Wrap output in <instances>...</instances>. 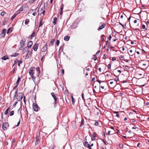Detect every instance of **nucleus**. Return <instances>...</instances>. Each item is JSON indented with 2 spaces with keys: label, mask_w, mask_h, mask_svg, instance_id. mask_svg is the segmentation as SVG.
Listing matches in <instances>:
<instances>
[{
  "label": "nucleus",
  "mask_w": 149,
  "mask_h": 149,
  "mask_svg": "<svg viewBox=\"0 0 149 149\" xmlns=\"http://www.w3.org/2000/svg\"><path fill=\"white\" fill-rule=\"evenodd\" d=\"M38 44L37 43H36L33 46V49L35 51L37 50L38 47Z\"/></svg>",
  "instance_id": "nucleus-10"
},
{
  "label": "nucleus",
  "mask_w": 149,
  "mask_h": 149,
  "mask_svg": "<svg viewBox=\"0 0 149 149\" xmlns=\"http://www.w3.org/2000/svg\"><path fill=\"white\" fill-rule=\"evenodd\" d=\"M55 39H53L51 41L50 43V44H51L52 45H53L54 44V42H55Z\"/></svg>",
  "instance_id": "nucleus-26"
},
{
  "label": "nucleus",
  "mask_w": 149,
  "mask_h": 149,
  "mask_svg": "<svg viewBox=\"0 0 149 149\" xmlns=\"http://www.w3.org/2000/svg\"><path fill=\"white\" fill-rule=\"evenodd\" d=\"M19 81H17L16 82V85H17V86H18L19 84Z\"/></svg>",
  "instance_id": "nucleus-62"
},
{
  "label": "nucleus",
  "mask_w": 149,
  "mask_h": 149,
  "mask_svg": "<svg viewBox=\"0 0 149 149\" xmlns=\"http://www.w3.org/2000/svg\"><path fill=\"white\" fill-rule=\"evenodd\" d=\"M113 112L114 113L116 114V116L117 117H119V112L118 111H113Z\"/></svg>",
  "instance_id": "nucleus-19"
},
{
  "label": "nucleus",
  "mask_w": 149,
  "mask_h": 149,
  "mask_svg": "<svg viewBox=\"0 0 149 149\" xmlns=\"http://www.w3.org/2000/svg\"><path fill=\"white\" fill-rule=\"evenodd\" d=\"M106 56V54H104L103 56V58L104 59H106L107 58Z\"/></svg>",
  "instance_id": "nucleus-54"
},
{
  "label": "nucleus",
  "mask_w": 149,
  "mask_h": 149,
  "mask_svg": "<svg viewBox=\"0 0 149 149\" xmlns=\"http://www.w3.org/2000/svg\"><path fill=\"white\" fill-rule=\"evenodd\" d=\"M33 44V42L32 41H29L27 44V47L28 48H29L31 47Z\"/></svg>",
  "instance_id": "nucleus-13"
},
{
  "label": "nucleus",
  "mask_w": 149,
  "mask_h": 149,
  "mask_svg": "<svg viewBox=\"0 0 149 149\" xmlns=\"http://www.w3.org/2000/svg\"><path fill=\"white\" fill-rule=\"evenodd\" d=\"M17 86H17V85H16L14 87H13V90L15 89Z\"/></svg>",
  "instance_id": "nucleus-61"
},
{
  "label": "nucleus",
  "mask_w": 149,
  "mask_h": 149,
  "mask_svg": "<svg viewBox=\"0 0 149 149\" xmlns=\"http://www.w3.org/2000/svg\"><path fill=\"white\" fill-rule=\"evenodd\" d=\"M10 28H9V29L7 30V34H8V33H9V31H10Z\"/></svg>",
  "instance_id": "nucleus-53"
},
{
  "label": "nucleus",
  "mask_w": 149,
  "mask_h": 149,
  "mask_svg": "<svg viewBox=\"0 0 149 149\" xmlns=\"http://www.w3.org/2000/svg\"><path fill=\"white\" fill-rule=\"evenodd\" d=\"M17 102H16L14 104H13V107H15L16 105V104L17 103Z\"/></svg>",
  "instance_id": "nucleus-50"
},
{
  "label": "nucleus",
  "mask_w": 149,
  "mask_h": 149,
  "mask_svg": "<svg viewBox=\"0 0 149 149\" xmlns=\"http://www.w3.org/2000/svg\"><path fill=\"white\" fill-rule=\"evenodd\" d=\"M60 41L58 40H57L56 42V44L58 46L59 44Z\"/></svg>",
  "instance_id": "nucleus-38"
},
{
  "label": "nucleus",
  "mask_w": 149,
  "mask_h": 149,
  "mask_svg": "<svg viewBox=\"0 0 149 149\" xmlns=\"http://www.w3.org/2000/svg\"><path fill=\"white\" fill-rule=\"evenodd\" d=\"M23 94L21 93H18L17 96L16 98L18 101H21L23 98Z\"/></svg>",
  "instance_id": "nucleus-4"
},
{
  "label": "nucleus",
  "mask_w": 149,
  "mask_h": 149,
  "mask_svg": "<svg viewBox=\"0 0 149 149\" xmlns=\"http://www.w3.org/2000/svg\"><path fill=\"white\" fill-rule=\"evenodd\" d=\"M106 44L107 45H110V43L108 41H107L106 42Z\"/></svg>",
  "instance_id": "nucleus-46"
},
{
  "label": "nucleus",
  "mask_w": 149,
  "mask_h": 149,
  "mask_svg": "<svg viewBox=\"0 0 149 149\" xmlns=\"http://www.w3.org/2000/svg\"><path fill=\"white\" fill-rule=\"evenodd\" d=\"M129 67V66L126 65L125 66V68L126 69H128Z\"/></svg>",
  "instance_id": "nucleus-56"
},
{
  "label": "nucleus",
  "mask_w": 149,
  "mask_h": 149,
  "mask_svg": "<svg viewBox=\"0 0 149 149\" xmlns=\"http://www.w3.org/2000/svg\"><path fill=\"white\" fill-rule=\"evenodd\" d=\"M92 135L93 136V137L91 138V140L93 141L94 140L96 137V133L95 132H93L92 134Z\"/></svg>",
  "instance_id": "nucleus-15"
},
{
  "label": "nucleus",
  "mask_w": 149,
  "mask_h": 149,
  "mask_svg": "<svg viewBox=\"0 0 149 149\" xmlns=\"http://www.w3.org/2000/svg\"><path fill=\"white\" fill-rule=\"evenodd\" d=\"M104 36H105L103 35H102L101 36V41H104L105 40H104Z\"/></svg>",
  "instance_id": "nucleus-30"
},
{
  "label": "nucleus",
  "mask_w": 149,
  "mask_h": 149,
  "mask_svg": "<svg viewBox=\"0 0 149 149\" xmlns=\"http://www.w3.org/2000/svg\"><path fill=\"white\" fill-rule=\"evenodd\" d=\"M19 10L20 12H22L23 10V7H21Z\"/></svg>",
  "instance_id": "nucleus-44"
},
{
  "label": "nucleus",
  "mask_w": 149,
  "mask_h": 149,
  "mask_svg": "<svg viewBox=\"0 0 149 149\" xmlns=\"http://www.w3.org/2000/svg\"><path fill=\"white\" fill-rule=\"evenodd\" d=\"M18 65L19 66H20V64L22 63V61L21 60L18 61Z\"/></svg>",
  "instance_id": "nucleus-32"
},
{
  "label": "nucleus",
  "mask_w": 149,
  "mask_h": 149,
  "mask_svg": "<svg viewBox=\"0 0 149 149\" xmlns=\"http://www.w3.org/2000/svg\"><path fill=\"white\" fill-rule=\"evenodd\" d=\"M119 24L121 25L122 27L123 28H124V25H123L122 23H121L120 22H119Z\"/></svg>",
  "instance_id": "nucleus-58"
},
{
  "label": "nucleus",
  "mask_w": 149,
  "mask_h": 149,
  "mask_svg": "<svg viewBox=\"0 0 149 149\" xmlns=\"http://www.w3.org/2000/svg\"><path fill=\"white\" fill-rule=\"evenodd\" d=\"M114 80L116 82H117L119 80V79L118 78L116 77L115 78Z\"/></svg>",
  "instance_id": "nucleus-52"
},
{
  "label": "nucleus",
  "mask_w": 149,
  "mask_h": 149,
  "mask_svg": "<svg viewBox=\"0 0 149 149\" xmlns=\"http://www.w3.org/2000/svg\"><path fill=\"white\" fill-rule=\"evenodd\" d=\"M26 42V39L25 38L22 39L20 42V47L19 49H22V48H23Z\"/></svg>",
  "instance_id": "nucleus-6"
},
{
  "label": "nucleus",
  "mask_w": 149,
  "mask_h": 149,
  "mask_svg": "<svg viewBox=\"0 0 149 149\" xmlns=\"http://www.w3.org/2000/svg\"><path fill=\"white\" fill-rule=\"evenodd\" d=\"M82 99H83V100H84V101H85V99H84V94L83 93L82 94Z\"/></svg>",
  "instance_id": "nucleus-43"
},
{
  "label": "nucleus",
  "mask_w": 149,
  "mask_h": 149,
  "mask_svg": "<svg viewBox=\"0 0 149 149\" xmlns=\"http://www.w3.org/2000/svg\"><path fill=\"white\" fill-rule=\"evenodd\" d=\"M6 14V13L4 11H3L1 12V15L2 16H3L5 15Z\"/></svg>",
  "instance_id": "nucleus-33"
},
{
  "label": "nucleus",
  "mask_w": 149,
  "mask_h": 149,
  "mask_svg": "<svg viewBox=\"0 0 149 149\" xmlns=\"http://www.w3.org/2000/svg\"><path fill=\"white\" fill-rule=\"evenodd\" d=\"M31 54V52L29 50H28L27 53L26 54V55L25 57L26 58L28 59L29 57V56H30Z\"/></svg>",
  "instance_id": "nucleus-11"
},
{
  "label": "nucleus",
  "mask_w": 149,
  "mask_h": 149,
  "mask_svg": "<svg viewBox=\"0 0 149 149\" xmlns=\"http://www.w3.org/2000/svg\"><path fill=\"white\" fill-rule=\"evenodd\" d=\"M84 145L85 147H88V146L89 145L88 142H86L84 143Z\"/></svg>",
  "instance_id": "nucleus-23"
},
{
  "label": "nucleus",
  "mask_w": 149,
  "mask_h": 149,
  "mask_svg": "<svg viewBox=\"0 0 149 149\" xmlns=\"http://www.w3.org/2000/svg\"><path fill=\"white\" fill-rule=\"evenodd\" d=\"M16 14H14L13 16L11 17V20L13 21L15 17L16 16Z\"/></svg>",
  "instance_id": "nucleus-31"
},
{
  "label": "nucleus",
  "mask_w": 149,
  "mask_h": 149,
  "mask_svg": "<svg viewBox=\"0 0 149 149\" xmlns=\"http://www.w3.org/2000/svg\"><path fill=\"white\" fill-rule=\"evenodd\" d=\"M35 74L37 77H38L40 75V70L39 68L38 67H37L36 68V70H35Z\"/></svg>",
  "instance_id": "nucleus-5"
},
{
  "label": "nucleus",
  "mask_w": 149,
  "mask_h": 149,
  "mask_svg": "<svg viewBox=\"0 0 149 149\" xmlns=\"http://www.w3.org/2000/svg\"><path fill=\"white\" fill-rule=\"evenodd\" d=\"M33 107L34 111H37L40 109V108L36 103H33Z\"/></svg>",
  "instance_id": "nucleus-7"
},
{
  "label": "nucleus",
  "mask_w": 149,
  "mask_h": 149,
  "mask_svg": "<svg viewBox=\"0 0 149 149\" xmlns=\"http://www.w3.org/2000/svg\"><path fill=\"white\" fill-rule=\"evenodd\" d=\"M70 38V37L68 36H65L64 38V39L65 40L68 41Z\"/></svg>",
  "instance_id": "nucleus-17"
},
{
  "label": "nucleus",
  "mask_w": 149,
  "mask_h": 149,
  "mask_svg": "<svg viewBox=\"0 0 149 149\" xmlns=\"http://www.w3.org/2000/svg\"><path fill=\"white\" fill-rule=\"evenodd\" d=\"M47 43H46L45 45L42 47L41 49V52H42L46 51V53L47 54Z\"/></svg>",
  "instance_id": "nucleus-8"
},
{
  "label": "nucleus",
  "mask_w": 149,
  "mask_h": 149,
  "mask_svg": "<svg viewBox=\"0 0 149 149\" xmlns=\"http://www.w3.org/2000/svg\"><path fill=\"white\" fill-rule=\"evenodd\" d=\"M87 148H88L89 149H91V146L89 145L88 146V147H87Z\"/></svg>",
  "instance_id": "nucleus-64"
},
{
  "label": "nucleus",
  "mask_w": 149,
  "mask_h": 149,
  "mask_svg": "<svg viewBox=\"0 0 149 149\" xmlns=\"http://www.w3.org/2000/svg\"><path fill=\"white\" fill-rule=\"evenodd\" d=\"M9 126L8 123L7 122H4L3 124L2 129L4 130H6Z\"/></svg>",
  "instance_id": "nucleus-3"
},
{
  "label": "nucleus",
  "mask_w": 149,
  "mask_h": 149,
  "mask_svg": "<svg viewBox=\"0 0 149 149\" xmlns=\"http://www.w3.org/2000/svg\"><path fill=\"white\" fill-rule=\"evenodd\" d=\"M43 24V23L42 22V19H40V23L39 25V27L41 26Z\"/></svg>",
  "instance_id": "nucleus-25"
},
{
  "label": "nucleus",
  "mask_w": 149,
  "mask_h": 149,
  "mask_svg": "<svg viewBox=\"0 0 149 149\" xmlns=\"http://www.w3.org/2000/svg\"><path fill=\"white\" fill-rule=\"evenodd\" d=\"M18 54L17 53H15L13 55H12V56L15 57L16 56L18 55Z\"/></svg>",
  "instance_id": "nucleus-35"
},
{
  "label": "nucleus",
  "mask_w": 149,
  "mask_h": 149,
  "mask_svg": "<svg viewBox=\"0 0 149 149\" xmlns=\"http://www.w3.org/2000/svg\"><path fill=\"white\" fill-rule=\"evenodd\" d=\"M36 68L34 67L31 68L30 69L29 73L31 76H33L35 75Z\"/></svg>",
  "instance_id": "nucleus-1"
},
{
  "label": "nucleus",
  "mask_w": 149,
  "mask_h": 149,
  "mask_svg": "<svg viewBox=\"0 0 149 149\" xmlns=\"http://www.w3.org/2000/svg\"><path fill=\"white\" fill-rule=\"evenodd\" d=\"M96 81H97V82H98L100 83H100H101V81L99 79L97 80Z\"/></svg>",
  "instance_id": "nucleus-57"
},
{
  "label": "nucleus",
  "mask_w": 149,
  "mask_h": 149,
  "mask_svg": "<svg viewBox=\"0 0 149 149\" xmlns=\"http://www.w3.org/2000/svg\"><path fill=\"white\" fill-rule=\"evenodd\" d=\"M99 124V123L98 122H96L95 123V126H97Z\"/></svg>",
  "instance_id": "nucleus-48"
},
{
  "label": "nucleus",
  "mask_w": 149,
  "mask_h": 149,
  "mask_svg": "<svg viewBox=\"0 0 149 149\" xmlns=\"http://www.w3.org/2000/svg\"><path fill=\"white\" fill-rule=\"evenodd\" d=\"M111 64H109L108 65V68L109 69H111Z\"/></svg>",
  "instance_id": "nucleus-42"
},
{
  "label": "nucleus",
  "mask_w": 149,
  "mask_h": 149,
  "mask_svg": "<svg viewBox=\"0 0 149 149\" xmlns=\"http://www.w3.org/2000/svg\"><path fill=\"white\" fill-rule=\"evenodd\" d=\"M20 12L19 10H17V11L16 13L15 14H16V15H17L18 14H19Z\"/></svg>",
  "instance_id": "nucleus-45"
},
{
  "label": "nucleus",
  "mask_w": 149,
  "mask_h": 149,
  "mask_svg": "<svg viewBox=\"0 0 149 149\" xmlns=\"http://www.w3.org/2000/svg\"><path fill=\"white\" fill-rule=\"evenodd\" d=\"M20 123V120L19 119V122L17 123V125H16V127H18V126H19V124Z\"/></svg>",
  "instance_id": "nucleus-41"
},
{
  "label": "nucleus",
  "mask_w": 149,
  "mask_h": 149,
  "mask_svg": "<svg viewBox=\"0 0 149 149\" xmlns=\"http://www.w3.org/2000/svg\"><path fill=\"white\" fill-rule=\"evenodd\" d=\"M46 54H47V53H46L45 54H43V55H42V54L41 53L40 54V56H42V57L41 58V61L42 60L44 56H46Z\"/></svg>",
  "instance_id": "nucleus-28"
},
{
  "label": "nucleus",
  "mask_w": 149,
  "mask_h": 149,
  "mask_svg": "<svg viewBox=\"0 0 149 149\" xmlns=\"http://www.w3.org/2000/svg\"><path fill=\"white\" fill-rule=\"evenodd\" d=\"M36 13H35V12H33V14H32V15L34 16H35L36 15Z\"/></svg>",
  "instance_id": "nucleus-63"
},
{
  "label": "nucleus",
  "mask_w": 149,
  "mask_h": 149,
  "mask_svg": "<svg viewBox=\"0 0 149 149\" xmlns=\"http://www.w3.org/2000/svg\"><path fill=\"white\" fill-rule=\"evenodd\" d=\"M28 48L27 47H25L23 49L22 51V54H24L25 52H26L28 50Z\"/></svg>",
  "instance_id": "nucleus-14"
},
{
  "label": "nucleus",
  "mask_w": 149,
  "mask_h": 149,
  "mask_svg": "<svg viewBox=\"0 0 149 149\" xmlns=\"http://www.w3.org/2000/svg\"><path fill=\"white\" fill-rule=\"evenodd\" d=\"M133 29L135 31H140V30H139V29L138 28H136Z\"/></svg>",
  "instance_id": "nucleus-51"
},
{
  "label": "nucleus",
  "mask_w": 149,
  "mask_h": 149,
  "mask_svg": "<svg viewBox=\"0 0 149 149\" xmlns=\"http://www.w3.org/2000/svg\"><path fill=\"white\" fill-rule=\"evenodd\" d=\"M105 24L103 23V24H102L101 26H100L97 29L99 31L100 30L102 29L105 27Z\"/></svg>",
  "instance_id": "nucleus-12"
},
{
  "label": "nucleus",
  "mask_w": 149,
  "mask_h": 149,
  "mask_svg": "<svg viewBox=\"0 0 149 149\" xmlns=\"http://www.w3.org/2000/svg\"><path fill=\"white\" fill-rule=\"evenodd\" d=\"M44 6L42 7L41 8L40 7L38 9V14L41 15V14H44L45 12V10H44Z\"/></svg>",
  "instance_id": "nucleus-2"
},
{
  "label": "nucleus",
  "mask_w": 149,
  "mask_h": 149,
  "mask_svg": "<svg viewBox=\"0 0 149 149\" xmlns=\"http://www.w3.org/2000/svg\"><path fill=\"white\" fill-rule=\"evenodd\" d=\"M116 57H113L111 59V60L113 61H114L116 60Z\"/></svg>",
  "instance_id": "nucleus-49"
},
{
  "label": "nucleus",
  "mask_w": 149,
  "mask_h": 149,
  "mask_svg": "<svg viewBox=\"0 0 149 149\" xmlns=\"http://www.w3.org/2000/svg\"><path fill=\"white\" fill-rule=\"evenodd\" d=\"M84 120L82 118L81 121V124L80 125V127H82L83 125H84Z\"/></svg>",
  "instance_id": "nucleus-27"
},
{
  "label": "nucleus",
  "mask_w": 149,
  "mask_h": 149,
  "mask_svg": "<svg viewBox=\"0 0 149 149\" xmlns=\"http://www.w3.org/2000/svg\"><path fill=\"white\" fill-rule=\"evenodd\" d=\"M32 80H33V81H34V80L36 79V77H34V76H31Z\"/></svg>",
  "instance_id": "nucleus-39"
},
{
  "label": "nucleus",
  "mask_w": 149,
  "mask_h": 149,
  "mask_svg": "<svg viewBox=\"0 0 149 149\" xmlns=\"http://www.w3.org/2000/svg\"><path fill=\"white\" fill-rule=\"evenodd\" d=\"M17 91H18V89H17L15 91V92L13 94L14 98H15V97H16V96L17 95Z\"/></svg>",
  "instance_id": "nucleus-22"
},
{
  "label": "nucleus",
  "mask_w": 149,
  "mask_h": 149,
  "mask_svg": "<svg viewBox=\"0 0 149 149\" xmlns=\"http://www.w3.org/2000/svg\"><path fill=\"white\" fill-rule=\"evenodd\" d=\"M57 19V18L56 17H54L53 21V23L54 24V25H55L56 24Z\"/></svg>",
  "instance_id": "nucleus-21"
},
{
  "label": "nucleus",
  "mask_w": 149,
  "mask_h": 149,
  "mask_svg": "<svg viewBox=\"0 0 149 149\" xmlns=\"http://www.w3.org/2000/svg\"><path fill=\"white\" fill-rule=\"evenodd\" d=\"M146 28V26L145 25L143 24L142 26V29H145Z\"/></svg>",
  "instance_id": "nucleus-47"
},
{
  "label": "nucleus",
  "mask_w": 149,
  "mask_h": 149,
  "mask_svg": "<svg viewBox=\"0 0 149 149\" xmlns=\"http://www.w3.org/2000/svg\"><path fill=\"white\" fill-rule=\"evenodd\" d=\"M14 113V111H12L10 113V116H12L13 115Z\"/></svg>",
  "instance_id": "nucleus-34"
},
{
  "label": "nucleus",
  "mask_w": 149,
  "mask_h": 149,
  "mask_svg": "<svg viewBox=\"0 0 149 149\" xmlns=\"http://www.w3.org/2000/svg\"><path fill=\"white\" fill-rule=\"evenodd\" d=\"M21 78L19 77H18V79H17V81H19L20 80H21Z\"/></svg>",
  "instance_id": "nucleus-55"
},
{
  "label": "nucleus",
  "mask_w": 149,
  "mask_h": 149,
  "mask_svg": "<svg viewBox=\"0 0 149 149\" xmlns=\"http://www.w3.org/2000/svg\"><path fill=\"white\" fill-rule=\"evenodd\" d=\"M112 37L111 35H110L109 37V39L110 40L111 39Z\"/></svg>",
  "instance_id": "nucleus-59"
},
{
  "label": "nucleus",
  "mask_w": 149,
  "mask_h": 149,
  "mask_svg": "<svg viewBox=\"0 0 149 149\" xmlns=\"http://www.w3.org/2000/svg\"><path fill=\"white\" fill-rule=\"evenodd\" d=\"M63 6H64V5L63 4H62V5H61V7L60 8V10H61V11H62L63 9Z\"/></svg>",
  "instance_id": "nucleus-36"
},
{
  "label": "nucleus",
  "mask_w": 149,
  "mask_h": 149,
  "mask_svg": "<svg viewBox=\"0 0 149 149\" xmlns=\"http://www.w3.org/2000/svg\"><path fill=\"white\" fill-rule=\"evenodd\" d=\"M72 104H73L74 103V102L73 97L72 96Z\"/></svg>",
  "instance_id": "nucleus-37"
},
{
  "label": "nucleus",
  "mask_w": 149,
  "mask_h": 149,
  "mask_svg": "<svg viewBox=\"0 0 149 149\" xmlns=\"http://www.w3.org/2000/svg\"><path fill=\"white\" fill-rule=\"evenodd\" d=\"M51 95H52V96L53 97L54 100V106L55 107L56 106V105L57 104L56 100H57V98L56 97V95H55L54 93H51Z\"/></svg>",
  "instance_id": "nucleus-9"
},
{
  "label": "nucleus",
  "mask_w": 149,
  "mask_h": 149,
  "mask_svg": "<svg viewBox=\"0 0 149 149\" xmlns=\"http://www.w3.org/2000/svg\"><path fill=\"white\" fill-rule=\"evenodd\" d=\"M10 109V107L8 108L4 112V113L5 115H7L8 113V111L9 109Z\"/></svg>",
  "instance_id": "nucleus-29"
},
{
  "label": "nucleus",
  "mask_w": 149,
  "mask_h": 149,
  "mask_svg": "<svg viewBox=\"0 0 149 149\" xmlns=\"http://www.w3.org/2000/svg\"><path fill=\"white\" fill-rule=\"evenodd\" d=\"M29 22V20L28 19H26L25 20V24L26 25L28 24Z\"/></svg>",
  "instance_id": "nucleus-20"
},
{
  "label": "nucleus",
  "mask_w": 149,
  "mask_h": 149,
  "mask_svg": "<svg viewBox=\"0 0 149 149\" xmlns=\"http://www.w3.org/2000/svg\"><path fill=\"white\" fill-rule=\"evenodd\" d=\"M35 36V33L34 32L32 33V34L31 35V36H30V37L31 39H32Z\"/></svg>",
  "instance_id": "nucleus-24"
},
{
  "label": "nucleus",
  "mask_w": 149,
  "mask_h": 149,
  "mask_svg": "<svg viewBox=\"0 0 149 149\" xmlns=\"http://www.w3.org/2000/svg\"><path fill=\"white\" fill-rule=\"evenodd\" d=\"M5 143L6 145H7L8 144V142L7 141H5Z\"/></svg>",
  "instance_id": "nucleus-60"
},
{
  "label": "nucleus",
  "mask_w": 149,
  "mask_h": 149,
  "mask_svg": "<svg viewBox=\"0 0 149 149\" xmlns=\"http://www.w3.org/2000/svg\"><path fill=\"white\" fill-rule=\"evenodd\" d=\"M36 0H29V2L30 3H32Z\"/></svg>",
  "instance_id": "nucleus-40"
},
{
  "label": "nucleus",
  "mask_w": 149,
  "mask_h": 149,
  "mask_svg": "<svg viewBox=\"0 0 149 149\" xmlns=\"http://www.w3.org/2000/svg\"><path fill=\"white\" fill-rule=\"evenodd\" d=\"M8 58H9L8 56L7 55L4 56L2 58V59L4 60H6L7 59H8Z\"/></svg>",
  "instance_id": "nucleus-18"
},
{
  "label": "nucleus",
  "mask_w": 149,
  "mask_h": 149,
  "mask_svg": "<svg viewBox=\"0 0 149 149\" xmlns=\"http://www.w3.org/2000/svg\"><path fill=\"white\" fill-rule=\"evenodd\" d=\"M6 30L5 29H4L2 30L1 34L3 36H5V34H6Z\"/></svg>",
  "instance_id": "nucleus-16"
}]
</instances>
